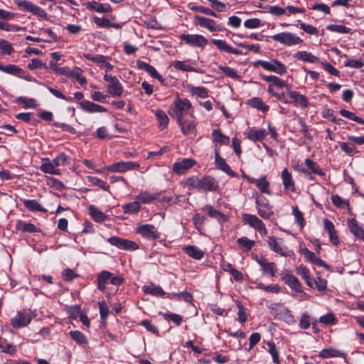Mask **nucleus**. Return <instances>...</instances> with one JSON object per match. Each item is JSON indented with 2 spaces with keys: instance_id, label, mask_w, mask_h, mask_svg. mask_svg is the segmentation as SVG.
<instances>
[{
  "instance_id": "aec40b11",
  "label": "nucleus",
  "mask_w": 364,
  "mask_h": 364,
  "mask_svg": "<svg viewBox=\"0 0 364 364\" xmlns=\"http://www.w3.org/2000/svg\"><path fill=\"white\" fill-rule=\"evenodd\" d=\"M137 67L139 69L146 71L151 77L157 79L160 82H161V83L164 82V80L163 77L160 74H159V73L156 71V70L151 65H149L145 62L138 60L137 61Z\"/></svg>"
},
{
  "instance_id": "bb28decb",
  "label": "nucleus",
  "mask_w": 364,
  "mask_h": 364,
  "mask_svg": "<svg viewBox=\"0 0 364 364\" xmlns=\"http://www.w3.org/2000/svg\"><path fill=\"white\" fill-rule=\"evenodd\" d=\"M215 163L220 169H221L230 176H236V173L233 171H232V169L228 166V164L225 161V160L219 156L218 151L215 152Z\"/></svg>"
},
{
  "instance_id": "39448f33",
  "label": "nucleus",
  "mask_w": 364,
  "mask_h": 364,
  "mask_svg": "<svg viewBox=\"0 0 364 364\" xmlns=\"http://www.w3.org/2000/svg\"><path fill=\"white\" fill-rule=\"evenodd\" d=\"M104 80L107 82V92L111 96L120 97L122 95L123 87L117 77L105 74Z\"/></svg>"
},
{
  "instance_id": "423d86ee",
  "label": "nucleus",
  "mask_w": 364,
  "mask_h": 364,
  "mask_svg": "<svg viewBox=\"0 0 364 364\" xmlns=\"http://www.w3.org/2000/svg\"><path fill=\"white\" fill-rule=\"evenodd\" d=\"M242 220L245 224L257 230L262 235L267 234V230L264 223L256 215L252 214H242Z\"/></svg>"
},
{
  "instance_id": "13d9d810",
  "label": "nucleus",
  "mask_w": 364,
  "mask_h": 364,
  "mask_svg": "<svg viewBox=\"0 0 364 364\" xmlns=\"http://www.w3.org/2000/svg\"><path fill=\"white\" fill-rule=\"evenodd\" d=\"M68 156L65 154L61 153L56 158L50 161V162L53 166L57 168L58 166L65 164L68 162Z\"/></svg>"
},
{
  "instance_id": "20e7f679",
  "label": "nucleus",
  "mask_w": 364,
  "mask_h": 364,
  "mask_svg": "<svg viewBox=\"0 0 364 364\" xmlns=\"http://www.w3.org/2000/svg\"><path fill=\"white\" fill-rule=\"evenodd\" d=\"M34 315L30 311L23 310L17 312L16 315L11 319V325L16 328H23L28 326Z\"/></svg>"
},
{
  "instance_id": "c85d7f7f",
  "label": "nucleus",
  "mask_w": 364,
  "mask_h": 364,
  "mask_svg": "<svg viewBox=\"0 0 364 364\" xmlns=\"http://www.w3.org/2000/svg\"><path fill=\"white\" fill-rule=\"evenodd\" d=\"M183 250L188 256L195 259H200L204 255V252L201 250L193 245L186 246L183 247Z\"/></svg>"
},
{
  "instance_id": "7c9ffc66",
  "label": "nucleus",
  "mask_w": 364,
  "mask_h": 364,
  "mask_svg": "<svg viewBox=\"0 0 364 364\" xmlns=\"http://www.w3.org/2000/svg\"><path fill=\"white\" fill-rule=\"evenodd\" d=\"M247 138L251 141H262L266 136V132L265 130L252 128L247 132Z\"/></svg>"
},
{
  "instance_id": "c03bdc74",
  "label": "nucleus",
  "mask_w": 364,
  "mask_h": 364,
  "mask_svg": "<svg viewBox=\"0 0 364 364\" xmlns=\"http://www.w3.org/2000/svg\"><path fill=\"white\" fill-rule=\"evenodd\" d=\"M297 273L299 274L303 279H305L306 283L308 284L309 287H313V284L311 281L310 275H309V270L304 265L301 264L297 268Z\"/></svg>"
},
{
  "instance_id": "a18cd8bd",
  "label": "nucleus",
  "mask_w": 364,
  "mask_h": 364,
  "mask_svg": "<svg viewBox=\"0 0 364 364\" xmlns=\"http://www.w3.org/2000/svg\"><path fill=\"white\" fill-rule=\"evenodd\" d=\"M173 67L176 69L180 70H182V71H186V72H198L196 68H195L194 67L190 65L189 64H188L186 62H184V61H179V60L175 61L173 63Z\"/></svg>"
},
{
  "instance_id": "f8f14e48",
  "label": "nucleus",
  "mask_w": 364,
  "mask_h": 364,
  "mask_svg": "<svg viewBox=\"0 0 364 364\" xmlns=\"http://www.w3.org/2000/svg\"><path fill=\"white\" fill-rule=\"evenodd\" d=\"M195 164V160L192 159H184L173 164V171L178 175H181L192 168Z\"/></svg>"
},
{
  "instance_id": "37998d69",
  "label": "nucleus",
  "mask_w": 364,
  "mask_h": 364,
  "mask_svg": "<svg viewBox=\"0 0 364 364\" xmlns=\"http://www.w3.org/2000/svg\"><path fill=\"white\" fill-rule=\"evenodd\" d=\"M237 242L244 251H250L255 244L254 240H251L247 237L238 238Z\"/></svg>"
},
{
  "instance_id": "6ab92c4d",
  "label": "nucleus",
  "mask_w": 364,
  "mask_h": 364,
  "mask_svg": "<svg viewBox=\"0 0 364 364\" xmlns=\"http://www.w3.org/2000/svg\"><path fill=\"white\" fill-rule=\"evenodd\" d=\"M282 280L294 291H299L301 284L293 274L286 272L282 274Z\"/></svg>"
},
{
  "instance_id": "2f4dec72",
  "label": "nucleus",
  "mask_w": 364,
  "mask_h": 364,
  "mask_svg": "<svg viewBox=\"0 0 364 364\" xmlns=\"http://www.w3.org/2000/svg\"><path fill=\"white\" fill-rule=\"evenodd\" d=\"M111 272L102 271L97 277V287L101 291H105L106 284L110 282Z\"/></svg>"
},
{
  "instance_id": "9d476101",
  "label": "nucleus",
  "mask_w": 364,
  "mask_h": 364,
  "mask_svg": "<svg viewBox=\"0 0 364 364\" xmlns=\"http://www.w3.org/2000/svg\"><path fill=\"white\" fill-rule=\"evenodd\" d=\"M109 243L116 246L121 250H135L139 248L137 244L133 241L120 238L119 237H112L108 239Z\"/></svg>"
},
{
  "instance_id": "49530a36",
  "label": "nucleus",
  "mask_w": 364,
  "mask_h": 364,
  "mask_svg": "<svg viewBox=\"0 0 364 364\" xmlns=\"http://www.w3.org/2000/svg\"><path fill=\"white\" fill-rule=\"evenodd\" d=\"M87 181L91 183L92 184L98 186L99 188L103 189L104 191H108L109 188V186L107 185L104 181L95 177V176H87Z\"/></svg>"
},
{
  "instance_id": "f704fd0d",
  "label": "nucleus",
  "mask_w": 364,
  "mask_h": 364,
  "mask_svg": "<svg viewBox=\"0 0 364 364\" xmlns=\"http://www.w3.org/2000/svg\"><path fill=\"white\" fill-rule=\"evenodd\" d=\"M40 168L43 172L46 173L53 175H59L60 173V171L53 166L50 162V160L48 159H45V162L41 164Z\"/></svg>"
},
{
  "instance_id": "9b49d317",
  "label": "nucleus",
  "mask_w": 364,
  "mask_h": 364,
  "mask_svg": "<svg viewBox=\"0 0 364 364\" xmlns=\"http://www.w3.org/2000/svg\"><path fill=\"white\" fill-rule=\"evenodd\" d=\"M194 23L201 27L208 28L210 31H220L221 28L220 26L216 25L215 22L206 17L196 16L194 18Z\"/></svg>"
},
{
  "instance_id": "a19ab883",
  "label": "nucleus",
  "mask_w": 364,
  "mask_h": 364,
  "mask_svg": "<svg viewBox=\"0 0 364 364\" xmlns=\"http://www.w3.org/2000/svg\"><path fill=\"white\" fill-rule=\"evenodd\" d=\"M249 105L262 112H267L269 110V106L265 105L259 98L255 97L249 100Z\"/></svg>"
},
{
  "instance_id": "09e8293b",
  "label": "nucleus",
  "mask_w": 364,
  "mask_h": 364,
  "mask_svg": "<svg viewBox=\"0 0 364 364\" xmlns=\"http://www.w3.org/2000/svg\"><path fill=\"white\" fill-rule=\"evenodd\" d=\"M305 164L311 173L318 174L319 176H324L323 171L321 170L317 164L310 159H305Z\"/></svg>"
},
{
  "instance_id": "79ce46f5",
  "label": "nucleus",
  "mask_w": 364,
  "mask_h": 364,
  "mask_svg": "<svg viewBox=\"0 0 364 364\" xmlns=\"http://www.w3.org/2000/svg\"><path fill=\"white\" fill-rule=\"evenodd\" d=\"M16 228L18 230L28 232H37V228L32 223H26L24 221H18L16 223Z\"/></svg>"
},
{
  "instance_id": "5701e85b",
  "label": "nucleus",
  "mask_w": 364,
  "mask_h": 364,
  "mask_svg": "<svg viewBox=\"0 0 364 364\" xmlns=\"http://www.w3.org/2000/svg\"><path fill=\"white\" fill-rule=\"evenodd\" d=\"M318 356L321 358H346V354L337 349L332 348L323 349L318 354Z\"/></svg>"
},
{
  "instance_id": "69168bd1",
  "label": "nucleus",
  "mask_w": 364,
  "mask_h": 364,
  "mask_svg": "<svg viewBox=\"0 0 364 364\" xmlns=\"http://www.w3.org/2000/svg\"><path fill=\"white\" fill-rule=\"evenodd\" d=\"M13 52L11 45L5 40L0 41V53L1 55H10Z\"/></svg>"
},
{
  "instance_id": "ea45409f",
  "label": "nucleus",
  "mask_w": 364,
  "mask_h": 364,
  "mask_svg": "<svg viewBox=\"0 0 364 364\" xmlns=\"http://www.w3.org/2000/svg\"><path fill=\"white\" fill-rule=\"evenodd\" d=\"M155 114L159 123V127L161 129L166 128L168 124V117L167 114L161 109L156 111Z\"/></svg>"
},
{
  "instance_id": "680f3d73",
  "label": "nucleus",
  "mask_w": 364,
  "mask_h": 364,
  "mask_svg": "<svg viewBox=\"0 0 364 364\" xmlns=\"http://www.w3.org/2000/svg\"><path fill=\"white\" fill-rule=\"evenodd\" d=\"M267 346L269 348L268 351L272 355L274 363L278 364L279 362V353L275 344L273 342H268Z\"/></svg>"
},
{
  "instance_id": "0e129e2a",
  "label": "nucleus",
  "mask_w": 364,
  "mask_h": 364,
  "mask_svg": "<svg viewBox=\"0 0 364 364\" xmlns=\"http://www.w3.org/2000/svg\"><path fill=\"white\" fill-rule=\"evenodd\" d=\"M83 56L89 60H91L95 63H97L99 65L102 64V63H105V58H106V56L105 55H92L90 53H84L83 54Z\"/></svg>"
},
{
  "instance_id": "393cba45",
  "label": "nucleus",
  "mask_w": 364,
  "mask_h": 364,
  "mask_svg": "<svg viewBox=\"0 0 364 364\" xmlns=\"http://www.w3.org/2000/svg\"><path fill=\"white\" fill-rule=\"evenodd\" d=\"M282 178L285 190L294 192L295 191L294 183L289 171L284 168L282 172Z\"/></svg>"
},
{
  "instance_id": "f257e3e1",
  "label": "nucleus",
  "mask_w": 364,
  "mask_h": 364,
  "mask_svg": "<svg viewBox=\"0 0 364 364\" xmlns=\"http://www.w3.org/2000/svg\"><path fill=\"white\" fill-rule=\"evenodd\" d=\"M188 183L193 188L204 191H213L218 188V183L216 180L210 176L202 178H191L188 180Z\"/></svg>"
},
{
  "instance_id": "58836bf2",
  "label": "nucleus",
  "mask_w": 364,
  "mask_h": 364,
  "mask_svg": "<svg viewBox=\"0 0 364 364\" xmlns=\"http://www.w3.org/2000/svg\"><path fill=\"white\" fill-rule=\"evenodd\" d=\"M158 198V194H152L149 192H142L136 196L139 203H149Z\"/></svg>"
},
{
  "instance_id": "2eb2a0df",
  "label": "nucleus",
  "mask_w": 364,
  "mask_h": 364,
  "mask_svg": "<svg viewBox=\"0 0 364 364\" xmlns=\"http://www.w3.org/2000/svg\"><path fill=\"white\" fill-rule=\"evenodd\" d=\"M256 203L257 205V213L261 218L268 219L274 214L269 202L266 199L264 200L257 199Z\"/></svg>"
},
{
  "instance_id": "052dcab7",
  "label": "nucleus",
  "mask_w": 364,
  "mask_h": 364,
  "mask_svg": "<svg viewBox=\"0 0 364 364\" xmlns=\"http://www.w3.org/2000/svg\"><path fill=\"white\" fill-rule=\"evenodd\" d=\"M237 306L238 308V321L243 323L247 320V316L245 312V309L240 301H237Z\"/></svg>"
},
{
  "instance_id": "7ed1b4c3",
  "label": "nucleus",
  "mask_w": 364,
  "mask_h": 364,
  "mask_svg": "<svg viewBox=\"0 0 364 364\" xmlns=\"http://www.w3.org/2000/svg\"><path fill=\"white\" fill-rule=\"evenodd\" d=\"M255 65H259L263 69L269 72L276 73L279 75H284L287 73L286 65L274 58L269 61L259 60L255 63Z\"/></svg>"
},
{
  "instance_id": "6e6d98bb",
  "label": "nucleus",
  "mask_w": 364,
  "mask_h": 364,
  "mask_svg": "<svg viewBox=\"0 0 364 364\" xmlns=\"http://www.w3.org/2000/svg\"><path fill=\"white\" fill-rule=\"evenodd\" d=\"M340 114L349 119H351L353 121L357 122L360 124H364V120L362 119L360 117H357L353 112H350L346 109H341L340 111Z\"/></svg>"
},
{
  "instance_id": "8fccbe9b",
  "label": "nucleus",
  "mask_w": 364,
  "mask_h": 364,
  "mask_svg": "<svg viewBox=\"0 0 364 364\" xmlns=\"http://www.w3.org/2000/svg\"><path fill=\"white\" fill-rule=\"evenodd\" d=\"M0 352L9 355H14L16 352V348L15 346L7 343L6 341H4L0 343Z\"/></svg>"
},
{
  "instance_id": "bf43d9fd",
  "label": "nucleus",
  "mask_w": 364,
  "mask_h": 364,
  "mask_svg": "<svg viewBox=\"0 0 364 364\" xmlns=\"http://www.w3.org/2000/svg\"><path fill=\"white\" fill-rule=\"evenodd\" d=\"M212 43H213L218 50L221 51H225L227 53L229 52L230 48V46L228 45L225 41L218 40V39H212Z\"/></svg>"
},
{
  "instance_id": "774afa93",
  "label": "nucleus",
  "mask_w": 364,
  "mask_h": 364,
  "mask_svg": "<svg viewBox=\"0 0 364 364\" xmlns=\"http://www.w3.org/2000/svg\"><path fill=\"white\" fill-rule=\"evenodd\" d=\"M28 68L31 70H35L38 68L47 69V65L45 63H43L40 59L33 58L28 64Z\"/></svg>"
},
{
  "instance_id": "864d4df0",
  "label": "nucleus",
  "mask_w": 364,
  "mask_h": 364,
  "mask_svg": "<svg viewBox=\"0 0 364 364\" xmlns=\"http://www.w3.org/2000/svg\"><path fill=\"white\" fill-rule=\"evenodd\" d=\"M69 334L71 338L79 344H85L87 343L85 336L79 331H72Z\"/></svg>"
},
{
  "instance_id": "4c0bfd02",
  "label": "nucleus",
  "mask_w": 364,
  "mask_h": 364,
  "mask_svg": "<svg viewBox=\"0 0 364 364\" xmlns=\"http://www.w3.org/2000/svg\"><path fill=\"white\" fill-rule=\"evenodd\" d=\"M140 203L139 200L127 203L122 205V209L124 213L136 214L140 210Z\"/></svg>"
},
{
  "instance_id": "dca6fc26",
  "label": "nucleus",
  "mask_w": 364,
  "mask_h": 364,
  "mask_svg": "<svg viewBox=\"0 0 364 364\" xmlns=\"http://www.w3.org/2000/svg\"><path fill=\"white\" fill-rule=\"evenodd\" d=\"M267 243L269 248L274 252L282 256H286V247L283 245L282 240L274 236L268 237Z\"/></svg>"
},
{
  "instance_id": "4468645a",
  "label": "nucleus",
  "mask_w": 364,
  "mask_h": 364,
  "mask_svg": "<svg viewBox=\"0 0 364 364\" xmlns=\"http://www.w3.org/2000/svg\"><path fill=\"white\" fill-rule=\"evenodd\" d=\"M287 94L291 100V102H294L303 108H306L309 106L308 98L296 91L291 90L289 87L287 89Z\"/></svg>"
},
{
  "instance_id": "f3484780",
  "label": "nucleus",
  "mask_w": 364,
  "mask_h": 364,
  "mask_svg": "<svg viewBox=\"0 0 364 364\" xmlns=\"http://www.w3.org/2000/svg\"><path fill=\"white\" fill-rule=\"evenodd\" d=\"M245 178H247L249 182L255 183L262 193L271 195L269 183L267 181L266 176H263L259 179L252 178L247 176H245Z\"/></svg>"
},
{
  "instance_id": "4d7b16f0",
  "label": "nucleus",
  "mask_w": 364,
  "mask_h": 364,
  "mask_svg": "<svg viewBox=\"0 0 364 364\" xmlns=\"http://www.w3.org/2000/svg\"><path fill=\"white\" fill-rule=\"evenodd\" d=\"M327 29L336 33H348L350 32V28L343 25L331 24L327 26Z\"/></svg>"
},
{
  "instance_id": "a878e982",
  "label": "nucleus",
  "mask_w": 364,
  "mask_h": 364,
  "mask_svg": "<svg viewBox=\"0 0 364 364\" xmlns=\"http://www.w3.org/2000/svg\"><path fill=\"white\" fill-rule=\"evenodd\" d=\"M26 208L32 212H46V210L43 208L41 204L36 200H28L21 198Z\"/></svg>"
},
{
  "instance_id": "1a4fd4ad",
  "label": "nucleus",
  "mask_w": 364,
  "mask_h": 364,
  "mask_svg": "<svg viewBox=\"0 0 364 364\" xmlns=\"http://www.w3.org/2000/svg\"><path fill=\"white\" fill-rule=\"evenodd\" d=\"M140 168L139 164L132 161H119L106 166L105 169L110 172L123 173L129 170L139 169Z\"/></svg>"
},
{
  "instance_id": "b1692460",
  "label": "nucleus",
  "mask_w": 364,
  "mask_h": 364,
  "mask_svg": "<svg viewBox=\"0 0 364 364\" xmlns=\"http://www.w3.org/2000/svg\"><path fill=\"white\" fill-rule=\"evenodd\" d=\"M87 8L93 10L97 13H109L112 11V8L108 4H100L97 1H90L87 3Z\"/></svg>"
},
{
  "instance_id": "412c9836",
  "label": "nucleus",
  "mask_w": 364,
  "mask_h": 364,
  "mask_svg": "<svg viewBox=\"0 0 364 364\" xmlns=\"http://www.w3.org/2000/svg\"><path fill=\"white\" fill-rule=\"evenodd\" d=\"M177 122L178 125L181 127V131L183 134H191L196 131V123L194 119L184 120L183 118L180 121Z\"/></svg>"
},
{
  "instance_id": "0eeeda50",
  "label": "nucleus",
  "mask_w": 364,
  "mask_h": 364,
  "mask_svg": "<svg viewBox=\"0 0 364 364\" xmlns=\"http://www.w3.org/2000/svg\"><path fill=\"white\" fill-rule=\"evenodd\" d=\"M180 39L192 47L203 48L208 44V40L199 34H182Z\"/></svg>"
},
{
  "instance_id": "f03ea898",
  "label": "nucleus",
  "mask_w": 364,
  "mask_h": 364,
  "mask_svg": "<svg viewBox=\"0 0 364 364\" xmlns=\"http://www.w3.org/2000/svg\"><path fill=\"white\" fill-rule=\"evenodd\" d=\"M272 39L286 46H293L301 44L303 40L296 34L290 32H281L272 36Z\"/></svg>"
},
{
  "instance_id": "e2e57ef3",
  "label": "nucleus",
  "mask_w": 364,
  "mask_h": 364,
  "mask_svg": "<svg viewBox=\"0 0 364 364\" xmlns=\"http://www.w3.org/2000/svg\"><path fill=\"white\" fill-rule=\"evenodd\" d=\"M16 102L20 104H23L25 108L35 107L36 104L35 100L32 98H26L24 97H19L17 98Z\"/></svg>"
},
{
  "instance_id": "c9c22d12",
  "label": "nucleus",
  "mask_w": 364,
  "mask_h": 364,
  "mask_svg": "<svg viewBox=\"0 0 364 364\" xmlns=\"http://www.w3.org/2000/svg\"><path fill=\"white\" fill-rule=\"evenodd\" d=\"M144 291L147 294H151L155 296H162L165 294V291L159 286H154L153 284L145 286Z\"/></svg>"
},
{
  "instance_id": "473e14b6",
  "label": "nucleus",
  "mask_w": 364,
  "mask_h": 364,
  "mask_svg": "<svg viewBox=\"0 0 364 364\" xmlns=\"http://www.w3.org/2000/svg\"><path fill=\"white\" fill-rule=\"evenodd\" d=\"M66 75L68 77L75 78L82 85L87 82L85 77L82 75V70L77 67H75L73 70H70L68 69Z\"/></svg>"
},
{
  "instance_id": "603ef678",
  "label": "nucleus",
  "mask_w": 364,
  "mask_h": 364,
  "mask_svg": "<svg viewBox=\"0 0 364 364\" xmlns=\"http://www.w3.org/2000/svg\"><path fill=\"white\" fill-rule=\"evenodd\" d=\"M319 322L325 325H333L338 322L335 315L332 313H328L319 318Z\"/></svg>"
},
{
  "instance_id": "cd10ccee",
  "label": "nucleus",
  "mask_w": 364,
  "mask_h": 364,
  "mask_svg": "<svg viewBox=\"0 0 364 364\" xmlns=\"http://www.w3.org/2000/svg\"><path fill=\"white\" fill-rule=\"evenodd\" d=\"M257 262L262 267L264 272L269 273L272 276H274L277 272V267L274 262H269L267 259L262 257L257 259Z\"/></svg>"
},
{
  "instance_id": "6e6552de",
  "label": "nucleus",
  "mask_w": 364,
  "mask_h": 364,
  "mask_svg": "<svg viewBox=\"0 0 364 364\" xmlns=\"http://www.w3.org/2000/svg\"><path fill=\"white\" fill-rule=\"evenodd\" d=\"M191 105L187 100L176 99L174 102V107L172 115L180 121L183 118L185 114L190 109Z\"/></svg>"
},
{
  "instance_id": "338daca9",
  "label": "nucleus",
  "mask_w": 364,
  "mask_h": 364,
  "mask_svg": "<svg viewBox=\"0 0 364 364\" xmlns=\"http://www.w3.org/2000/svg\"><path fill=\"white\" fill-rule=\"evenodd\" d=\"M0 70L9 74L16 75L21 73V69L14 65L3 66L0 65Z\"/></svg>"
},
{
  "instance_id": "4be33fe9",
  "label": "nucleus",
  "mask_w": 364,
  "mask_h": 364,
  "mask_svg": "<svg viewBox=\"0 0 364 364\" xmlns=\"http://www.w3.org/2000/svg\"><path fill=\"white\" fill-rule=\"evenodd\" d=\"M348 228L350 231L358 238L364 241V229L360 227L355 218L348 219Z\"/></svg>"
},
{
  "instance_id": "a211bd4d",
  "label": "nucleus",
  "mask_w": 364,
  "mask_h": 364,
  "mask_svg": "<svg viewBox=\"0 0 364 364\" xmlns=\"http://www.w3.org/2000/svg\"><path fill=\"white\" fill-rule=\"evenodd\" d=\"M80 107L82 110L88 113L105 112L107 111L104 107L87 100L82 101L80 103Z\"/></svg>"
},
{
  "instance_id": "c756f323",
  "label": "nucleus",
  "mask_w": 364,
  "mask_h": 364,
  "mask_svg": "<svg viewBox=\"0 0 364 364\" xmlns=\"http://www.w3.org/2000/svg\"><path fill=\"white\" fill-rule=\"evenodd\" d=\"M294 58L296 60H301L307 63H315L318 60V58L314 55L311 53L301 50L296 53Z\"/></svg>"
},
{
  "instance_id": "e433bc0d",
  "label": "nucleus",
  "mask_w": 364,
  "mask_h": 364,
  "mask_svg": "<svg viewBox=\"0 0 364 364\" xmlns=\"http://www.w3.org/2000/svg\"><path fill=\"white\" fill-rule=\"evenodd\" d=\"M263 79L265 81L272 82V86L274 85L278 88L286 87L288 89L289 87V85L287 84L284 80L274 75L265 76L263 77Z\"/></svg>"
},
{
  "instance_id": "72a5a7b5",
  "label": "nucleus",
  "mask_w": 364,
  "mask_h": 364,
  "mask_svg": "<svg viewBox=\"0 0 364 364\" xmlns=\"http://www.w3.org/2000/svg\"><path fill=\"white\" fill-rule=\"evenodd\" d=\"M212 136L213 141L220 145L228 144L230 143V138L223 134L219 129L213 130Z\"/></svg>"
},
{
  "instance_id": "ddd939ff",
  "label": "nucleus",
  "mask_w": 364,
  "mask_h": 364,
  "mask_svg": "<svg viewBox=\"0 0 364 364\" xmlns=\"http://www.w3.org/2000/svg\"><path fill=\"white\" fill-rule=\"evenodd\" d=\"M137 232L143 237L155 240L159 237L160 234L152 225L146 224L140 225L137 228Z\"/></svg>"
},
{
  "instance_id": "de8ad7c7",
  "label": "nucleus",
  "mask_w": 364,
  "mask_h": 364,
  "mask_svg": "<svg viewBox=\"0 0 364 364\" xmlns=\"http://www.w3.org/2000/svg\"><path fill=\"white\" fill-rule=\"evenodd\" d=\"M90 214L92 218L97 222H103L106 220L107 216L97 208L90 206Z\"/></svg>"
},
{
  "instance_id": "3c124183",
  "label": "nucleus",
  "mask_w": 364,
  "mask_h": 364,
  "mask_svg": "<svg viewBox=\"0 0 364 364\" xmlns=\"http://www.w3.org/2000/svg\"><path fill=\"white\" fill-rule=\"evenodd\" d=\"M292 214L294 216L296 222L301 228H303L305 225V220L304 218L303 213L299 210L297 206L292 207Z\"/></svg>"
},
{
  "instance_id": "5fc2aeb1",
  "label": "nucleus",
  "mask_w": 364,
  "mask_h": 364,
  "mask_svg": "<svg viewBox=\"0 0 364 364\" xmlns=\"http://www.w3.org/2000/svg\"><path fill=\"white\" fill-rule=\"evenodd\" d=\"M219 70H221L224 74H225L228 77L233 78V79H239L240 75L237 73V71L232 68L228 66H219Z\"/></svg>"
}]
</instances>
